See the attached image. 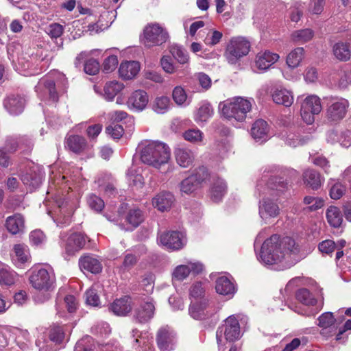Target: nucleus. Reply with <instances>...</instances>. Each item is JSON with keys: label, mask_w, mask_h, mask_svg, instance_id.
I'll use <instances>...</instances> for the list:
<instances>
[{"label": "nucleus", "mask_w": 351, "mask_h": 351, "mask_svg": "<svg viewBox=\"0 0 351 351\" xmlns=\"http://www.w3.org/2000/svg\"><path fill=\"white\" fill-rule=\"evenodd\" d=\"M174 155L178 165L183 168H187L192 165L195 160L193 152L191 149L184 147L176 148Z\"/></svg>", "instance_id": "obj_26"}, {"label": "nucleus", "mask_w": 351, "mask_h": 351, "mask_svg": "<svg viewBox=\"0 0 351 351\" xmlns=\"http://www.w3.org/2000/svg\"><path fill=\"white\" fill-rule=\"evenodd\" d=\"M96 287L97 286L92 287L86 292V302L88 305L93 306H98L100 304Z\"/></svg>", "instance_id": "obj_55"}, {"label": "nucleus", "mask_w": 351, "mask_h": 351, "mask_svg": "<svg viewBox=\"0 0 351 351\" xmlns=\"http://www.w3.org/2000/svg\"><path fill=\"white\" fill-rule=\"evenodd\" d=\"M182 136L184 140L191 143L199 144L202 143L204 134L203 132L198 128H191L186 130L183 133Z\"/></svg>", "instance_id": "obj_45"}, {"label": "nucleus", "mask_w": 351, "mask_h": 351, "mask_svg": "<svg viewBox=\"0 0 351 351\" xmlns=\"http://www.w3.org/2000/svg\"><path fill=\"white\" fill-rule=\"evenodd\" d=\"M5 226L12 234H20L25 232V219L22 215L16 213L6 218Z\"/></svg>", "instance_id": "obj_25"}, {"label": "nucleus", "mask_w": 351, "mask_h": 351, "mask_svg": "<svg viewBox=\"0 0 351 351\" xmlns=\"http://www.w3.org/2000/svg\"><path fill=\"white\" fill-rule=\"evenodd\" d=\"M304 203L308 205L307 208L310 211L317 210L324 206V200L319 197L306 196Z\"/></svg>", "instance_id": "obj_53"}, {"label": "nucleus", "mask_w": 351, "mask_h": 351, "mask_svg": "<svg viewBox=\"0 0 351 351\" xmlns=\"http://www.w3.org/2000/svg\"><path fill=\"white\" fill-rule=\"evenodd\" d=\"M87 203L91 209L97 212H101L104 208V200L95 195H90L87 199Z\"/></svg>", "instance_id": "obj_56"}, {"label": "nucleus", "mask_w": 351, "mask_h": 351, "mask_svg": "<svg viewBox=\"0 0 351 351\" xmlns=\"http://www.w3.org/2000/svg\"><path fill=\"white\" fill-rule=\"evenodd\" d=\"M205 289L201 282H196L193 284L190 288V298L191 300H200L201 299L206 298L204 297Z\"/></svg>", "instance_id": "obj_54"}, {"label": "nucleus", "mask_w": 351, "mask_h": 351, "mask_svg": "<svg viewBox=\"0 0 351 351\" xmlns=\"http://www.w3.org/2000/svg\"><path fill=\"white\" fill-rule=\"evenodd\" d=\"M99 62L94 59H90L84 64V71L89 75H96L99 71Z\"/></svg>", "instance_id": "obj_62"}, {"label": "nucleus", "mask_w": 351, "mask_h": 351, "mask_svg": "<svg viewBox=\"0 0 351 351\" xmlns=\"http://www.w3.org/2000/svg\"><path fill=\"white\" fill-rule=\"evenodd\" d=\"M172 104L170 99L166 96L157 97L152 102V110L157 114H165L168 112Z\"/></svg>", "instance_id": "obj_40"}, {"label": "nucleus", "mask_w": 351, "mask_h": 351, "mask_svg": "<svg viewBox=\"0 0 351 351\" xmlns=\"http://www.w3.org/2000/svg\"><path fill=\"white\" fill-rule=\"evenodd\" d=\"M251 134L254 139L263 143L268 138V125L263 119L256 121L251 129Z\"/></svg>", "instance_id": "obj_30"}, {"label": "nucleus", "mask_w": 351, "mask_h": 351, "mask_svg": "<svg viewBox=\"0 0 351 351\" xmlns=\"http://www.w3.org/2000/svg\"><path fill=\"white\" fill-rule=\"evenodd\" d=\"M158 346L161 351H171L175 343V334L169 327L160 328L157 335Z\"/></svg>", "instance_id": "obj_21"}, {"label": "nucleus", "mask_w": 351, "mask_h": 351, "mask_svg": "<svg viewBox=\"0 0 351 351\" xmlns=\"http://www.w3.org/2000/svg\"><path fill=\"white\" fill-rule=\"evenodd\" d=\"M149 102V96L143 89L133 91L127 101L128 107L136 111H142Z\"/></svg>", "instance_id": "obj_19"}, {"label": "nucleus", "mask_w": 351, "mask_h": 351, "mask_svg": "<svg viewBox=\"0 0 351 351\" xmlns=\"http://www.w3.org/2000/svg\"><path fill=\"white\" fill-rule=\"evenodd\" d=\"M60 239L68 255H73L84 248L86 244V238L84 234L77 232H73L67 236L63 233L60 235Z\"/></svg>", "instance_id": "obj_15"}, {"label": "nucleus", "mask_w": 351, "mask_h": 351, "mask_svg": "<svg viewBox=\"0 0 351 351\" xmlns=\"http://www.w3.org/2000/svg\"><path fill=\"white\" fill-rule=\"evenodd\" d=\"M318 326L323 328H335L336 319L330 312L322 313L318 318Z\"/></svg>", "instance_id": "obj_51"}, {"label": "nucleus", "mask_w": 351, "mask_h": 351, "mask_svg": "<svg viewBox=\"0 0 351 351\" xmlns=\"http://www.w3.org/2000/svg\"><path fill=\"white\" fill-rule=\"evenodd\" d=\"M13 251L15 255L13 261L16 265L21 266L28 261L29 254L27 246L22 244L14 245Z\"/></svg>", "instance_id": "obj_42"}, {"label": "nucleus", "mask_w": 351, "mask_h": 351, "mask_svg": "<svg viewBox=\"0 0 351 351\" xmlns=\"http://www.w3.org/2000/svg\"><path fill=\"white\" fill-rule=\"evenodd\" d=\"M349 107L347 99H339L332 101L327 108V118L330 121H339L343 119Z\"/></svg>", "instance_id": "obj_16"}, {"label": "nucleus", "mask_w": 351, "mask_h": 351, "mask_svg": "<svg viewBox=\"0 0 351 351\" xmlns=\"http://www.w3.org/2000/svg\"><path fill=\"white\" fill-rule=\"evenodd\" d=\"M190 274V268L188 265L178 266L173 271V277L178 280H183Z\"/></svg>", "instance_id": "obj_63"}, {"label": "nucleus", "mask_w": 351, "mask_h": 351, "mask_svg": "<svg viewBox=\"0 0 351 351\" xmlns=\"http://www.w3.org/2000/svg\"><path fill=\"white\" fill-rule=\"evenodd\" d=\"M49 337L53 342L60 344L64 339V331L62 326L53 324L49 328Z\"/></svg>", "instance_id": "obj_47"}, {"label": "nucleus", "mask_w": 351, "mask_h": 351, "mask_svg": "<svg viewBox=\"0 0 351 351\" xmlns=\"http://www.w3.org/2000/svg\"><path fill=\"white\" fill-rule=\"evenodd\" d=\"M91 330L93 334L100 335L101 337L109 335L111 331L109 324L104 322L93 326Z\"/></svg>", "instance_id": "obj_59"}, {"label": "nucleus", "mask_w": 351, "mask_h": 351, "mask_svg": "<svg viewBox=\"0 0 351 351\" xmlns=\"http://www.w3.org/2000/svg\"><path fill=\"white\" fill-rule=\"evenodd\" d=\"M213 114L214 110L212 106L209 103L204 101L195 112L193 118L197 123H204L211 118Z\"/></svg>", "instance_id": "obj_34"}, {"label": "nucleus", "mask_w": 351, "mask_h": 351, "mask_svg": "<svg viewBox=\"0 0 351 351\" xmlns=\"http://www.w3.org/2000/svg\"><path fill=\"white\" fill-rule=\"evenodd\" d=\"M266 175L256 186V189L265 196L259 201L258 214L260 217L267 221L271 218H275L280 214V208L276 202V199L270 198L269 195L277 196L280 193H282L287 188V182L282 180V178L271 176L267 182L265 186H263V183L266 181Z\"/></svg>", "instance_id": "obj_2"}, {"label": "nucleus", "mask_w": 351, "mask_h": 351, "mask_svg": "<svg viewBox=\"0 0 351 351\" xmlns=\"http://www.w3.org/2000/svg\"><path fill=\"white\" fill-rule=\"evenodd\" d=\"M29 281L33 288L44 292L43 295L38 293L34 295V298L36 302L42 303L50 298L49 292L54 289L56 285V276L52 269H33Z\"/></svg>", "instance_id": "obj_5"}, {"label": "nucleus", "mask_w": 351, "mask_h": 351, "mask_svg": "<svg viewBox=\"0 0 351 351\" xmlns=\"http://www.w3.org/2000/svg\"><path fill=\"white\" fill-rule=\"evenodd\" d=\"M38 95L42 97L47 96L46 98L43 99L47 100L49 102H56L58 100V93L56 89H39Z\"/></svg>", "instance_id": "obj_61"}, {"label": "nucleus", "mask_w": 351, "mask_h": 351, "mask_svg": "<svg viewBox=\"0 0 351 351\" xmlns=\"http://www.w3.org/2000/svg\"><path fill=\"white\" fill-rule=\"evenodd\" d=\"M143 36L147 47L161 45L169 38L166 29L158 23H150L145 26Z\"/></svg>", "instance_id": "obj_9"}, {"label": "nucleus", "mask_w": 351, "mask_h": 351, "mask_svg": "<svg viewBox=\"0 0 351 351\" xmlns=\"http://www.w3.org/2000/svg\"><path fill=\"white\" fill-rule=\"evenodd\" d=\"M172 96L176 104L179 106H187L191 100V95H189L185 89H173Z\"/></svg>", "instance_id": "obj_48"}, {"label": "nucleus", "mask_w": 351, "mask_h": 351, "mask_svg": "<svg viewBox=\"0 0 351 351\" xmlns=\"http://www.w3.org/2000/svg\"><path fill=\"white\" fill-rule=\"evenodd\" d=\"M216 291L221 295L231 298L235 293L234 284L226 276H221L216 280Z\"/></svg>", "instance_id": "obj_32"}, {"label": "nucleus", "mask_w": 351, "mask_h": 351, "mask_svg": "<svg viewBox=\"0 0 351 351\" xmlns=\"http://www.w3.org/2000/svg\"><path fill=\"white\" fill-rule=\"evenodd\" d=\"M196 180L195 176L191 175L180 183V191L186 194L191 193L198 186Z\"/></svg>", "instance_id": "obj_50"}, {"label": "nucleus", "mask_w": 351, "mask_h": 351, "mask_svg": "<svg viewBox=\"0 0 351 351\" xmlns=\"http://www.w3.org/2000/svg\"><path fill=\"white\" fill-rule=\"evenodd\" d=\"M74 351H98V346L91 337L85 336L76 343Z\"/></svg>", "instance_id": "obj_44"}, {"label": "nucleus", "mask_w": 351, "mask_h": 351, "mask_svg": "<svg viewBox=\"0 0 351 351\" xmlns=\"http://www.w3.org/2000/svg\"><path fill=\"white\" fill-rule=\"evenodd\" d=\"M141 65L138 61H123L119 67V75L123 80H131L139 73Z\"/></svg>", "instance_id": "obj_22"}, {"label": "nucleus", "mask_w": 351, "mask_h": 351, "mask_svg": "<svg viewBox=\"0 0 351 351\" xmlns=\"http://www.w3.org/2000/svg\"><path fill=\"white\" fill-rule=\"evenodd\" d=\"M158 241L167 249L178 250L186 243L184 235L178 231H167L158 236Z\"/></svg>", "instance_id": "obj_13"}, {"label": "nucleus", "mask_w": 351, "mask_h": 351, "mask_svg": "<svg viewBox=\"0 0 351 351\" xmlns=\"http://www.w3.org/2000/svg\"><path fill=\"white\" fill-rule=\"evenodd\" d=\"M326 219L328 223L334 228H339L343 222L341 212L336 206H331L327 209Z\"/></svg>", "instance_id": "obj_41"}, {"label": "nucleus", "mask_w": 351, "mask_h": 351, "mask_svg": "<svg viewBox=\"0 0 351 351\" xmlns=\"http://www.w3.org/2000/svg\"><path fill=\"white\" fill-rule=\"evenodd\" d=\"M79 265L82 271L92 274H99L102 270L101 261L95 255L88 254L82 256L79 260Z\"/></svg>", "instance_id": "obj_24"}, {"label": "nucleus", "mask_w": 351, "mask_h": 351, "mask_svg": "<svg viewBox=\"0 0 351 351\" xmlns=\"http://www.w3.org/2000/svg\"><path fill=\"white\" fill-rule=\"evenodd\" d=\"M71 180L66 176H59L54 181L50 182L47 194H51L54 203L58 209V215L64 217V222L61 221L60 217L57 219L58 223H69L71 213L75 208V199L64 193L71 189Z\"/></svg>", "instance_id": "obj_3"}, {"label": "nucleus", "mask_w": 351, "mask_h": 351, "mask_svg": "<svg viewBox=\"0 0 351 351\" xmlns=\"http://www.w3.org/2000/svg\"><path fill=\"white\" fill-rule=\"evenodd\" d=\"M318 248L322 254L329 255L335 250L337 245L332 240L327 239L319 243Z\"/></svg>", "instance_id": "obj_60"}, {"label": "nucleus", "mask_w": 351, "mask_h": 351, "mask_svg": "<svg viewBox=\"0 0 351 351\" xmlns=\"http://www.w3.org/2000/svg\"><path fill=\"white\" fill-rule=\"evenodd\" d=\"M96 93L107 101H112L117 97L116 103L123 104L125 98L121 93V89H95Z\"/></svg>", "instance_id": "obj_35"}, {"label": "nucleus", "mask_w": 351, "mask_h": 351, "mask_svg": "<svg viewBox=\"0 0 351 351\" xmlns=\"http://www.w3.org/2000/svg\"><path fill=\"white\" fill-rule=\"evenodd\" d=\"M298 245L291 237L280 239L277 234L266 239L261 246L258 259L266 265H272L282 262L291 264L298 261Z\"/></svg>", "instance_id": "obj_1"}, {"label": "nucleus", "mask_w": 351, "mask_h": 351, "mask_svg": "<svg viewBox=\"0 0 351 351\" xmlns=\"http://www.w3.org/2000/svg\"><path fill=\"white\" fill-rule=\"evenodd\" d=\"M272 98L275 103L286 107L290 106L293 102V95L289 89H276L272 93Z\"/></svg>", "instance_id": "obj_37"}, {"label": "nucleus", "mask_w": 351, "mask_h": 351, "mask_svg": "<svg viewBox=\"0 0 351 351\" xmlns=\"http://www.w3.org/2000/svg\"><path fill=\"white\" fill-rule=\"evenodd\" d=\"M126 175L130 185H132L137 189L143 187L144 184V178L142 175L136 173V171L133 169H129Z\"/></svg>", "instance_id": "obj_52"}, {"label": "nucleus", "mask_w": 351, "mask_h": 351, "mask_svg": "<svg viewBox=\"0 0 351 351\" xmlns=\"http://www.w3.org/2000/svg\"><path fill=\"white\" fill-rule=\"evenodd\" d=\"M131 298L128 296L115 300L110 306L109 309L114 315L125 316L132 310Z\"/></svg>", "instance_id": "obj_27"}, {"label": "nucleus", "mask_w": 351, "mask_h": 351, "mask_svg": "<svg viewBox=\"0 0 351 351\" xmlns=\"http://www.w3.org/2000/svg\"><path fill=\"white\" fill-rule=\"evenodd\" d=\"M252 108L250 100L241 97H236L220 102L219 110L222 116L230 121L243 122Z\"/></svg>", "instance_id": "obj_6"}, {"label": "nucleus", "mask_w": 351, "mask_h": 351, "mask_svg": "<svg viewBox=\"0 0 351 351\" xmlns=\"http://www.w3.org/2000/svg\"><path fill=\"white\" fill-rule=\"evenodd\" d=\"M295 298L298 302L306 306V308L302 309L296 308L294 311L298 314L307 317H314L319 311V308L315 307L317 300L307 289H299L295 293Z\"/></svg>", "instance_id": "obj_11"}, {"label": "nucleus", "mask_w": 351, "mask_h": 351, "mask_svg": "<svg viewBox=\"0 0 351 351\" xmlns=\"http://www.w3.org/2000/svg\"><path fill=\"white\" fill-rule=\"evenodd\" d=\"M322 109L321 100L317 96L306 97L301 104L302 119L308 125L313 124L315 121V116L319 114Z\"/></svg>", "instance_id": "obj_10"}, {"label": "nucleus", "mask_w": 351, "mask_h": 351, "mask_svg": "<svg viewBox=\"0 0 351 351\" xmlns=\"http://www.w3.org/2000/svg\"><path fill=\"white\" fill-rule=\"evenodd\" d=\"M250 47V43L245 38L234 37L227 45L225 56L229 63L235 64L239 59L248 54Z\"/></svg>", "instance_id": "obj_7"}, {"label": "nucleus", "mask_w": 351, "mask_h": 351, "mask_svg": "<svg viewBox=\"0 0 351 351\" xmlns=\"http://www.w3.org/2000/svg\"><path fill=\"white\" fill-rule=\"evenodd\" d=\"M330 184L332 185L330 190V197L333 199H340L344 194V192L346 191L345 186L338 182H335L333 184L332 182H330Z\"/></svg>", "instance_id": "obj_58"}, {"label": "nucleus", "mask_w": 351, "mask_h": 351, "mask_svg": "<svg viewBox=\"0 0 351 351\" xmlns=\"http://www.w3.org/2000/svg\"><path fill=\"white\" fill-rule=\"evenodd\" d=\"M303 180L304 184L313 190L319 189L322 183L320 174L313 169H307L304 172Z\"/></svg>", "instance_id": "obj_39"}, {"label": "nucleus", "mask_w": 351, "mask_h": 351, "mask_svg": "<svg viewBox=\"0 0 351 351\" xmlns=\"http://www.w3.org/2000/svg\"><path fill=\"white\" fill-rule=\"evenodd\" d=\"M39 83L40 86H44L45 88H64L68 85L65 75L57 71L47 74Z\"/></svg>", "instance_id": "obj_20"}, {"label": "nucleus", "mask_w": 351, "mask_h": 351, "mask_svg": "<svg viewBox=\"0 0 351 351\" xmlns=\"http://www.w3.org/2000/svg\"><path fill=\"white\" fill-rule=\"evenodd\" d=\"M155 304L153 299L147 298L143 300L136 306L133 312L134 319L138 323L145 324L154 317Z\"/></svg>", "instance_id": "obj_14"}, {"label": "nucleus", "mask_w": 351, "mask_h": 351, "mask_svg": "<svg viewBox=\"0 0 351 351\" xmlns=\"http://www.w3.org/2000/svg\"><path fill=\"white\" fill-rule=\"evenodd\" d=\"M305 51L303 47H296L291 51L287 56L286 63L291 69L298 67L304 58Z\"/></svg>", "instance_id": "obj_36"}, {"label": "nucleus", "mask_w": 351, "mask_h": 351, "mask_svg": "<svg viewBox=\"0 0 351 351\" xmlns=\"http://www.w3.org/2000/svg\"><path fill=\"white\" fill-rule=\"evenodd\" d=\"M304 79L307 84H313L318 79L317 69L312 66L306 68L304 73Z\"/></svg>", "instance_id": "obj_64"}, {"label": "nucleus", "mask_w": 351, "mask_h": 351, "mask_svg": "<svg viewBox=\"0 0 351 351\" xmlns=\"http://www.w3.org/2000/svg\"><path fill=\"white\" fill-rule=\"evenodd\" d=\"M18 278L17 274L8 266L0 263V285L11 286L15 283Z\"/></svg>", "instance_id": "obj_38"}, {"label": "nucleus", "mask_w": 351, "mask_h": 351, "mask_svg": "<svg viewBox=\"0 0 351 351\" xmlns=\"http://www.w3.org/2000/svg\"><path fill=\"white\" fill-rule=\"evenodd\" d=\"M174 202V196L169 192H161L152 199L153 206L161 212L169 210Z\"/></svg>", "instance_id": "obj_28"}, {"label": "nucleus", "mask_w": 351, "mask_h": 351, "mask_svg": "<svg viewBox=\"0 0 351 351\" xmlns=\"http://www.w3.org/2000/svg\"><path fill=\"white\" fill-rule=\"evenodd\" d=\"M65 147L75 154H80L86 149L87 142L82 136L70 135L65 139Z\"/></svg>", "instance_id": "obj_29"}, {"label": "nucleus", "mask_w": 351, "mask_h": 351, "mask_svg": "<svg viewBox=\"0 0 351 351\" xmlns=\"http://www.w3.org/2000/svg\"><path fill=\"white\" fill-rule=\"evenodd\" d=\"M141 161L157 169L168 163L171 152L169 147L158 141H146L138 146Z\"/></svg>", "instance_id": "obj_4"}, {"label": "nucleus", "mask_w": 351, "mask_h": 351, "mask_svg": "<svg viewBox=\"0 0 351 351\" xmlns=\"http://www.w3.org/2000/svg\"><path fill=\"white\" fill-rule=\"evenodd\" d=\"M144 217L142 211L138 208L130 209L126 216V221L133 228H136L143 221Z\"/></svg>", "instance_id": "obj_46"}, {"label": "nucleus", "mask_w": 351, "mask_h": 351, "mask_svg": "<svg viewBox=\"0 0 351 351\" xmlns=\"http://www.w3.org/2000/svg\"><path fill=\"white\" fill-rule=\"evenodd\" d=\"M240 326L237 319L234 315L229 316L224 324L219 326L216 332L219 343L225 338L226 341H234L240 337Z\"/></svg>", "instance_id": "obj_8"}, {"label": "nucleus", "mask_w": 351, "mask_h": 351, "mask_svg": "<svg viewBox=\"0 0 351 351\" xmlns=\"http://www.w3.org/2000/svg\"><path fill=\"white\" fill-rule=\"evenodd\" d=\"M24 97L18 94H11L4 100L3 105L8 112L13 115L21 113L25 107Z\"/></svg>", "instance_id": "obj_23"}, {"label": "nucleus", "mask_w": 351, "mask_h": 351, "mask_svg": "<svg viewBox=\"0 0 351 351\" xmlns=\"http://www.w3.org/2000/svg\"><path fill=\"white\" fill-rule=\"evenodd\" d=\"M189 312L193 319H204L215 313L216 310L208 298H203L200 300L191 301Z\"/></svg>", "instance_id": "obj_12"}, {"label": "nucleus", "mask_w": 351, "mask_h": 351, "mask_svg": "<svg viewBox=\"0 0 351 351\" xmlns=\"http://www.w3.org/2000/svg\"><path fill=\"white\" fill-rule=\"evenodd\" d=\"M314 32L311 29H301L291 34V40L295 43L304 44L312 40Z\"/></svg>", "instance_id": "obj_43"}, {"label": "nucleus", "mask_w": 351, "mask_h": 351, "mask_svg": "<svg viewBox=\"0 0 351 351\" xmlns=\"http://www.w3.org/2000/svg\"><path fill=\"white\" fill-rule=\"evenodd\" d=\"M119 63L117 56L111 55L107 57L103 62L102 69L105 73H110L113 71L117 66Z\"/></svg>", "instance_id": "obj_57"}, {"label": "nucleus", "mask_w": 351, "mask_h": 351, "mask_svg": "<svg viewBox=\"0 0 351 351\" xmlns=\"http://www.w3.org/2000/svg\"><path fill=\"white\" fill-rule=\"evenodd\" d=\"M44 173L38 166L29 168L21 176V181L27 186L30 190L37 189L42 183Z\"/></svg>", "instance_id": "obj_17"}, {"label": "nucleus", "mask_w": 351, "mask_h": 351, "mask_svg": "<svg viewBox=\"0 0 351 351\" xmlns=\"http://www.w3.org/2000/svg\"><path fill=\"white\" fill-rule=\"evenodd\" d=\"M212 179L210 196L214 202H219L226 193L227 185L223 180L219 178L213 177Z\"/></svg>", "instance_id": "obj_31"}, {"label": "nucleus", "mask_w": 351, "mask_h": 351, "mask_svg": "<svg viewBox=\"0 0 351 351\" xmlns=\"http://www.w3.org/2000/svg\"><path fill=\"white\" fill-rule=\"evenodd\" d=\"M332 53L339 61L346 62L350 59L351 47L349 43L337 42L332 46Z\"/></svg>", "instance_id": "obj_33"}, {"label": "nucleus", "mask_w": 351, "mask_h": 351, "mask_svg": "<svg viewBox=\"0 0 351 351\" xmlns=\"http://www.w3.org/2000/svg\"><path fill=\"white\" fill-rule=\"evenodd\" d=\"M280 58L278 53L269 51H261L257 53L254 60V68L258 71H265Z\"/></svg>", "instance_id": "obj_18"}, {"label": "nucleus", "mask_w": 351, "mask_h": 351, "mask_svg": "<svg viewBox=\"0 0 351 351\" xmlns=\"http://www.w3.org/2000/svg\"><path fill=\"white\" fill-rule=\"evenodd\" d=\"M170 52L175 59L180 64H186L189 61L188 53L181 46L174 45L171 47Z\"/></svg>", "instance_id": "obj_49"}]
</instances>
